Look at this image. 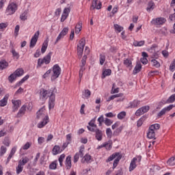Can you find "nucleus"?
<instances>
[{
	"instance_id": "1",
	"label": "nucleus",
	"mask_w": 175,
	"mask_h": 175,
	"mask_svg": "<svg viewBox=\"0 0 175 175\" xmlns=\"http://www.w3.org/2000/svg\"><path fill=\"white\" fill-rule=\"evenodd\" d=\"M55 92H57L55 88H51L49 90H46L43 88L40 90V99L44 100L49 98V107L50 110L51 109H54L55 105Z\"/></svg>"
},
{
	"instance_id": "2",
	"label": "nucleus",
	"mask_w": 175,
	"mask_h": 175,
	"mask_svg": "<svg viewBox=\"0 0 175 175\" xmlns=\"http://www.w3.org/2000/svg\"><path fill=\"white\" fill-rule=\"evenodd\" d=\"M121 158H122V155L121 154V153L115 152L108 157V159L106 160V162H111V161H113V159H115L113 161L112 167L113 170H114L117 167L120 161H121Z\"/></svg>"
},
{
	"instance_id": "3",
	"label": "nucleus",
	"mask_w": 175,
	"mask_h": 175,
	"mask_svg": "<svg viewBox=\"0 0 175 175\" xmlns=\"http://www.w3.org/2000/svg\"><path fill=\"white\" fill-rule=\"evenodd\" d=\"M161 128V125L159 124H152L148 129V132L147 133V137L148 139H155V133H157V131Z\"/></svg>"
},
{
	"instance_id": "4",
	"label": "nucleus",
	"mask_w": 175,
	"mask_h": 175,
	"mask_svg": "<svg viewBox=\"0 0 175 175\" xmlns=\"http://www.w3.org/2000/svg\"><path fill=\"white\" fill-rule=\"evenodd\" d=\"M51 55H53L52 52H49L43 59L40 58L38 59L37 68H40L43 64L45 65H49L51 62Z\"/></svg>"
},
{
	"instance_id": "5",
	"label": "nucleus",
	"mask_w": 175,
	"mask_h": 175,
	"mask_svg": "<svg viewBox=\"0 0 175 175\" xmlns=\"http://www.w3.org/2000/svg\"><path fill=\"white\" fill-rule=\"evenodd\" d=\"M140 162H142V156L139 155L133 158L129 167V172H133L135 168L137 167V164L140 165Z\"/></svg>"
},
{
	"instance_id": "6",
	"label": "nucleus",
	"mask_w": 175,
	"mask_h": 175,
	"mask_svg": "<svg viewBox=\"0 0 175 175\" xmlns=\"http://www.w3.org/2000/svg\"><path fill=\"white\" fill-rule=\"evenodd\" d=\"M52 75L51 77V81H54L56 79H58L59 77V75H61V67H59V65L55 64L52 68Z\"/></svg>"
},
{
	"instance_id": "7",
	"label": "nucleus",
	"mask_w": 175,
	"mask_h": 175,
	"mask_svg": "<svg viewBox=\"0 0 175 175\" xmlns=\"http://www.w3.org/2000/svg\"><path fill=\"white\" fill-rule=\"evenodd\" d=\"M16 11L17 4L14 3H10L5 10V14H7V16H12V14H14Z\"/></svg>"
},
{
	"instance_id": "8",
	"label": "nucleus",
	"mask_w": 175,
	"mask_h": 175,
	"mask_svg": "<svg viewBox=\"0 0 175 175\" xmlns=\"http://www.w3.org/2000/svg\"><path fill=\"white\" fill-rule=\"evenodd\" d=\"M150 23L152 24V25H155V27H161V25H163L165 23H166V18L163 17H158L153 18Z\"/></svg>"
},
{
	"instance_id": "9",
	"label": "nucleus",
	"mask_w": 175,
	"mask_h": 175,
	"mask_svg": "<svg viewBox=\"0 0 175 175\" xmlns=\"http://www.w3.org/2000/svg\"><path fill=\"white\" fill-rule=\"evenodd\" d=\"M85 46V39L82 38L79 40L77 44V54L79 57L83 55V51H84V46Z\"/></svg>"
},
{
	"instance_id": "10",
	"label": "nucleus",
	"mask_w": 175,
	"mask_h": 175,
	"mask_svg": "<svg viewBox=\"0 0 175 175\" xmlns=\"http://www.w3.org/2000/svg\"><path fill=\"white\" fill-rule=\"evenodd\" d=\"M174 107H175V105H170L167 107H165L164 108H163L159 113H157V117L159 118H161V117H162V116H165L166 114V113H169V111H170V110H172Z\"/></svg>"
},
{
	"instance_id": "11",
	"label": "nucleus",
	"mask_w": 175,
	"mask_h": 175,
	"mask_svg": "<svg viewBox=\"0 0 175 175\" xmlns=\"http://www.w3.org/2000/svg\"><path fill=\"white\" fill-rule=\"evenodd\" d=\"M40 33V32L39 31H37L31 38L29 44L30 49H33V47L36 46V43L38 42V40L39 39Z\"/></svg>"
},
{
	"instance_id": "12",
	"label": "nucleus",
	"mask_w": 175,
	"mask_h": 175,
	"mask_svg": "<svg viewBox=\"0 0 175 175\" xmlns=\"http://www.w3.org/2000/svg\"><path fill=\"white\" fill-rule=\"evenodd\" d=\"M85 64H87V55H85L81 59V64L80 65L79 79L83 77V72L85 70Z\"/></svg>"
},
{
	"instance_id": "13",
	"label": "nucleus",
	"mask_w": 175,
	"mask_h": 175,
	"mask_svg": "<svg viewBox=\"0 0 175 175\" xmlns=\"http://www.w3.org/2000/svg\"><path fill=\"white\" fill-rule=\"evenodd\" d=\"M84 147L81 146L79 152H77L74 156V163L79 161V158H83L84 157Z\"/></svg>"
},
{
	"instance_id": "14",
	"label": "nucleus",
	"mask_w": 175,
	"mask_h": 175,
	"mask_svg": "<svg viewBox=\"0 0 175 175\" xmlns=\"http://www.w3.org/2000/svg\"><path fill=\"white\" fill-rule=\"evenodd\" d=\"M150 110V107L149 106H144L142 107L141 108L138 109L136 112H135V116L137 117H140V116H143L144 113H147Z\"/></svg>"
},
{
	"instance_id": "15",
	"label": "nucleus",
	"mask_w": 175,
	"mask_h": 175,
	"mask_svg": "<svg viewBox=\"0 0 175 175\" xmlns=\"http://www.w3.org/2000/svg\"><path fill=\"white\" fill-rule=\"evenodd\" d=\"M12 111L15 113L18 110V108L21 106V100H12Z\"/></svg>"
},
{
	"instance_id": "16",
	"label": "nucleus",
	"mask_w": 175,
	"mask_h": 175,
	"mask_svg": "<svg viewBox=\"0 0 175 175\" xmlns=\"http://www.w3.org/2000/svg\"><path fill=\"white\" fill-rule=\"evenodd\" d=\"M88 131L90 132H95V130L98 129V126L95 124V120L92 119L89 122V126H87Z\"/></svg>"
},
{
	"instance_id": "17",
	"label": "nucleus",
	"mask_w": 175,
	"mask_h": 175,
	"mask_svg": "<svg viewBox=\"0 0 175 175\" xmlns=\"http://www.w3.org/2000/svg\"><path fill=\"white\" fill-rule=\"evenodd\" d=\"M92 132H95V138L96 139V140H98V142L102 141V139H103V132H102L101 130H100L99 129H96L94 131Z\"/></svg>"
},
{
	"instance_id": "18",
	"label": "nucleus",
	"mask_w": 175,
	"mask_h": 175,
	"mask_svg": "<svg viewBox=\"0 0 175 175\" xmlns=\"http://www.w3.org/2000/svg\"><path fill=\"white\" fill-rule=\"evenodd\" d=\"M48 116L46 115V109L41 108L38 112H37V118L43 120L44 118H46V117Z\"/></svg>"
},
{
	"instance_id": "19",
	"label": "nucleus",
	"mask_w": 175,
	"mask_h": 175,
	"mask_svg": "<svg viewBox=\"0 0 175 175\" xmlns=\"http://www.w3.org/2000/svg\"><path fill=\"white\" fill-rule=\"evenodd\" d=\"M69 13H70V8H64L63 11V14L62 15L61 18V22L64 23L68 18V16H69Z\"/></svg>"
},
{
	"instance_id": "20",
	"label": "nucleus",
	"mask_w": 175,
	"mask_h": 175,
	"mask_svg": "<svg viewBox=\"0 0 175 175\" xmlns=\"http://www.w3.org/2000/svg\"><path fill=\"white\" fill-rule=\"evenodd\" d=\"M25 111H27V105H23L19 109L16 118H20V117H23L25 114Z\"/></svg>"
},
{
	"instance_id": "21",
	"label": "nucleus",
	"mask_w": 175,
	"mask_h": 175,
	"mask_svg": "<svg viewBox=\"0 0 175 175\" xmlns=\"http://www.w3.org/2000/svg\"><path fill=\"white\" fill-rule=\"evenodd\" d=\"M49 116L45 117L44 119H42V121L40 122L37 126L38 128L42 129L44 128V126H46L47 124H49Z\"/></svg>"
},
{
	"instance_id": "22",
	"label": "nucleus",
	"mask_w": 175,
	"mask_h": 175,
	"mask_svg": "<svg viewBox=\"0 0 175 175\" xmlns=\"http://www.w3.org/2000/svg\"><path fill=\"white\" fill-rule=\"evenodd\" d=\"M65 165L67 170H70L72 167V156L69 155L66 157L65 161Z\"/></svg>"
},
{
	"instance_id": "23",
	"label": "nucleus",
	"mask_w": 175,
	"mask_h": 175,
	"mask_svg": "<svg viewBox=\"0 0 175 175\" xmlns=\"http://www.w3.org/2000/svg\"><path fill=\"white\" fill-rule=\"evenodd\" d=\"M91 96V91L88 89H85L82 92V98L83 99H90V97Z\"/></svg>"
},
{
	"instance_id": "24",
	"label": "nucleus",
	"mask_w": 175,
	"mask_h": 175,
	"mask_svg": "<svg viewBox=\"0 0 175 175\" xmlns=\"http://www.w3.org/2000/svg\"><path fill=\"white\" fill-rule=\"evenodd\" d=\"M62 150H63L61 149V147H59V146L55 145L52 150V152L53 155H58V154H61Z\"/></svg>"
},
{
	"instance_id": "25",
	"label": "nucleus",
	"mask_w": 175,
	"mask_h": 175,
	"mask_svg": "<svg viewBox=\"0 0 175 175\" xmlns=\"http://www.w3.org/2000/svg\"><path fill=\"white\" fill-rule=\"evenodd\" d=\"M8 99H9V94H5L3 98L0 100L1 107H4L8 105Z\"/></svg>"
},
{
	"instance_id": "26",
	"label": "nucleus",
	"mask_w": 175,
	"mask_h": 175,
	"mask_svg": "<svg viewBox=\"0 0 175 175\" xmlns=\"http://www.w3.org/2000/svg\"><path fill=\"white\" fill-rule=\"evenodd\" d=\"M8 66H9V63L6 60L3 59L0 62V70L6 69Z\"/></svg>"
},
{
	"instance_id": "27",
	"label": "nucleus",
	"mask_w": 175,
	"mask_h": 175,
	"mask_svg": "<svg viewBox=\"0 0 175 175\" xmlns=\"http://www.w3.org/2000/svg\"><path fill=\"white\" fill-rule=\"evenodd\" d=\"M129 107L131 109H135V107H137L140 105V101L137 100H134L133 101L130 102Z\"/></svg>"
},
{
	"instance_id": "28",
	"label": "nucleus",
	"mask_w": 175,
	"mask_h": 175,
	"mask_svg": "<svg viewBox=\"0 0 175 175\" xmlns=\"http://www.w3.org/2000/svg\"><path fill=\"white\" fill-rule=\"evenodd\" d=\"M15 76L17 77H21L24 75V69L23 68H17L14 72Z\"/></svg>"
},
{
	"instance_id": "29",
	"label": "nucleus",
	"mask_w": 175,
	"mask_h": 175,
	"mask_svg": "<svg viewBox=\"0 0 175 175\" xmlns=\"http://www.w3.org/2000/svg\"><path fill=\"white\" fill-rule=\"evenodd\" d=\"M145 43H146V41L144 40H141V41L135 40L133 42V46H135V47H142V46H144Z\"/></svg>"
},
{
	"instance_id": "30",
	"label": "nucleus",
	"mask_w": 175,
	"mask_h": 175,
	"mask_svg": "<svg viewBox=\"0 0 175 175\" xmlns=\"http://www.w3.org/2000/svg\"><path fill=\"white\" fill-rule=\"evenodd\" d=\"M124 65H125V66H126V68H129L131 70V69H132V61L129 59H126L124 60L123 62Z\"/></svg>"
},
{
	"instance_id": "31",
	"label": "nucleus",
	"mask_w": 175,
	"mask_h": 175,
	"mask_svg": "<svg viewBox=\"0 0 175 175\" xmlns=\"http://www.w3.org/2000/svg\"><path fill=\"white\" fill-rule=\"evenodd\" d=\"M140 70H142V64L140 63H137L133 70V75H137Z\"/></svg>"
},
{
	"instance_id": "32",
	"label": "nucleus",
	"mask_w": 175,
	"mask_h": 175,
	"mask_svg": "<svg viewBox=\"0 0 175 175\" xmlns=\"http://www.w3.org/2000/svg\"><path fill=\"white\" fill-rule=\"evenodd\" d=\"M155 6V4L152 1H150L148 3V7L146 8L147 12H152L154 10V7Z\"/></svg>"
},
{
	"instance_id": "33",
	"label": "nucleus",
	"mask_w": 175,
	"mask_h": 175,
	"mask_svg": "<svg viewBox=\"0 0 175 175\" xmlns=\"http://www.w3.org/2000/svg\"><path fill=\"white\" fill-rule=\"evenodd\" d=\"M122 129H124V126H120L113 131V136H118L121 132H122Z\"/></svg>"
},
{
	"instance_id": "34",
	"label": "nucleus",
	"mask_w": 175,
	"mask_h": 175,
	"mask_svg": "<svg viewBox=\"0 0 175 175\" xmlns=\"http://www.w3.org/2000/svg\"><path fill=\"white\" fill-rule=\"evenodd\" d=\"M83 28V23L81 22L75 26V33H80L81 29Z\"/></svg>"
},
{
	"instance_id": "35",
	"label": "nucleus",
	"mask_w": 175,
	"mask_h": 175,
	"mask_svg": "<svg viewBox=\"0 0 175 175\" xmlns=\"http://www.w3.org/2000/svg\"><path fill=\"white\" fill-rule=\"evenodd\" d=\"M28 162H29V159L27 157H25V158H23L22 160H20L18 161V164L24 167V165L26 164V163H28Z\"/></svg>"
},
{
	"instance_id": "36",
	"label": "nucleus",
	"mask_w": 175,
	"mask_h": 175,
	"mask_svg": "<svg viewBox=\"0 0 175 175\" xmlns=\"http://www.w3.org/2000/svg\"><path fill=\"white\" fill-rule=\"evenodd\" d=\"M57 165H58V161L55 160L49 165V169L51 170H55L57 169Z\"/></svg>"
},
{
	"instance_id": "37",
	"label": "nucleus",
	"mask_w": 175,
	"mask_h": 175,
	"mask_svg": "<svg viewBox=\"0 0 175 175\" xmlns=\"http://www.w3.org/2000/svg\"><path fill=\"white\" fill-rule=\"evenodd\" d=\"M29 79V76L28 75H27L26 76H25L20 81L19 83H18L16 84L17 87H20V85H21V84H23V83H25V81H27V80H28Z\"/></svg>"
},
{
	"instance_id": "38",
	"label": "nucleus",
	"mask_w": 175,
	"mask_h": 175,
	"mask_svg": "<svg viewBox=\"0 0 175 175\" xmlns=\"http://www.w3.org/2000/svg\"><path fill=\"white\" fill-rule=\"evenodd\" d=\"M167 164L169 166H174L175 165V157H172L170 158L167 161Z\"/></svg>"
},
{
	"instance_id": "39",
	"label": "nucleus",
	"mask_w": 175,
	"mask_h": 175,
	"mask_svg": "<svg viewBox=\"0 0 175 175\" xmlns=\"http://www.w3.org/2000/svg\"><path fill=\"white\" fill-rule=\"evenodd\" d=\"M113 27H114L115 31H117V32H118V33H120L124 30V27H122L121 25H119L118 24H115L113 25Z\"/></svg>"
},
{
	"instance_id": "40",
	"label": "nucleus",
	"mask_w": 175,
	"mask_h": 175,
	"mask_svg": "<svg viewBox=\"0 0 175 175\" xmlns=\"http://www.w3.org/2000/svg\"><path fill=\"white\" fill-rule=\"evenodd\" d=\"M7 151H8V148L3 146H1L0 148V157H3V155L6 154Z\"/></svg>"
},
{
	"instance_id": "41",
	"label": "nucleus",
	"mask_w": 175,
	"mask_h": 175,
	"mask_svg": "<svg viewBox=\"0 0 175 175\" xmlns=\"http://www.w3.org/2000/svg\"><path fill=\"white\" fill-rule=\"evenodd\" d=\"M17 79L16 75L14 73L11 74L9 77H8V81L10 83H13L14 81H15V80Z\"/></svg>"
},
{
	"instance_id": "42",
	"label": "nucleus",
	"mask_w": 175,
	"mask_h": 175,
	"mask_svg": "<svg viewBox=\"0 0 175 175\" xmlns=\"http://www.w3.org/2000/svg\"><path fill=\"white\" fill-rule=\"evenodd\" d=\"M175 101V96L174 94L171 95L165 101V103H174V102Z\"/></svg>"
},
{
	"instance_id": "43",
	"label": "nucleus",
	"mask_w": 175,
	"mask_h": 175,
	"mask_svg": "<svg viewBox=\"0 0 175 175\" xmlns=\"http://www.w3.org/2000/svg\"><path fill=\"white\" fill-rule=\"evenodd\" d=\"M126 117V112L125 111H121L118 114V120H124Z\"/></svg>"
},
{
	"instance_id": "44",
	"label": "nucleus",
	"mask_w": 175,
	"mask_h": 175,
	"mask_svg": "<svg viewBox=\"0 0 175 175\" xmlns=\"http://www.w3.org/2000/svg\"><path fill=\"white\" fill-rule=\"evenodd\" d=\"M11 53L14 58H16V59H18V58H20V54L17 51H16V49H12L11 51Z\"/></svg>"
},
{
	"instance_id": "45",
	"label": "nucleus",
	"mask_w": 175,
	"mask_h": 175,
	"mask_svg": "<svg viewBox=\"0 0 175 175\" xmlns=\"http://www.w3.org/2000/svg\"><path fill=\"white\" fill-rule=\"evenodd\" d=\"M151 63L152 66H154L155 68H160L161 66V64L159 63V62L157 61V59H152Z\"/></svg>"
},
{
	"instance_id": "46",
	"label": "nucleus",
	"mask_w": 175,
	"mask_h": 175,
	"mask_svg": "<svg viewBox=\"0 0 175 175\" xmlns=\"http://www.w3.org/2000/svg\"><path fill=\"white\" fill-rule=\"evenodd\" d=\"M24 169V167L21 165V164H18V166L16 167V174H20L21 172H23Z\"/></svg>"
},
{
	"instance_id": "47",
	"label": "nucleus",
	"mask_w": 175,
	"mask_h": 175,
	"mask_svg": "<svg viewBox=\"0 0 175 175\" xmlns=\"http://www.w3.org/2000/svg\"><path fill=\"white\" fill-rule=\"evenodd\" d=\"M91 155L87 154L83 157L84 162H86V163H90L91 162Z\"/></svg>"
},
{
	"instance_id": "48",
	"label": "nucleus",
	"mask_w": 175,
	"mask_h": 175,
	"mask_svg": "<svg viewBox=\"0 0 175 175\" xmlns=\"http://www.w3.org/2000/svg\"><path fill=\"white\" fill-rule=\"evenodd\" d=\"M110 75H111V70L110 69H106L103 72V78L106 77V76H110Z\"/></svg>"
},
{
	"instance_id": "49",
	"label": "nucleus",
	"mask_w": 175,
	"mask_h": 175,
	"mask_svg": "<svg viewBox=\"0 0 175 175\" xmlns=\"http://www.w3.org/2000/svg\"><path fill=\"white\" fill-rule=\"evenodd\" d=\"M104 124L107 126H110V125H111L113 124V120H111L109 118H105V120H104Z\"/></svg>"
},
{
	"instance_id": "50",
	"label": "nucleus",
	"mask_w": 175,
	"mask_h": 175,
	"mask_svg": "<svg viewBox=\"0 0 175 175\" xmlns=\"http://www.w3.org/2000/svg\"><path fill=\"white\" fill-rule=\"evenodd\" d=\"M105 61H106V56L103 54L100 55V65H103L105 64Z\"/></svg>"
},
{
	"instance_id": "51",
	"label": "nucleus",
	"mask_w": 175,
	"mask_h": 175,
	"mask_svg": "<svg viewBox=\"0 0 175 175\" xmlns=\"http://www.w3.org/2000/svg\"><path fill=\"white\" fill-rule=\"evenodd\" d=\"M64 159H65V154H62L59 156V165L60 166H63V162H64Z\"/></svg>"
},
{
	"instance_id": "52",
	"label": "nucleus",
	"mask_w": 175,
	"mask_h": 175,
	"mask_svg": "<svg viewBox=\"0 0 175 175\" xmlns=\"http://www.w3.org/2000/svg\"><path fill=\"white\" fill-rule=\"evenodd\" d=\"M47 46H49V44L47 43H44L42 46L41 48V53L42 54H44V53H46V51L47 50Z\"/></svg>"
},
{
	"instance_id": "53",
	"label": "nucleus",
	"mask_w": 175,
	"mask_h": 175,
	"mask_svg": "<svg viewBox=\"0 0 175 175\" xmlns=\"http://www.w3.org/2000/svg\"><path fill=\"white\" fill-rule=\"evenodd\" d=\"M102 147H105L106 150H111V143L106 142L105 144H103Z\"/></svg>"
},
{
	"instance_id": "54",
	"label": "nucleus",
	"mask_w": 175,
	"mask_h": 175,
	"mask_svg": "<svg viewBox=\"0 0 175 175\" xmlns=\"http://www.w3.org/2000/svg\"><path fill=\"white\" fill-rule=\"evenodd\" d=\"M106 135L107 136V137H111L112 135H113V132L111 131V129L108 128L106 129Z\"/></svg>"
},
{
	"instance_id": "55",
	"label": "nucleus",
	"mask_w": 175,
	"mask_h": 175,
	"mask_svg": "<svg viewBox=\"0 0 175 175\" xmlns=\"http://www.w3.org/2000/svg\"><path fill=\"white\" fill-rule=\"evenodd\" d=\"M69 31V28L65 27L63 29V31L60 32V33L63 36V37L66 36V35L68 33Z\"/></svg>"
},
{
	"instance_id": "56",
	"label": "nucleus",
	"mask_w": 175,
	"mask_h": 175,
	"mask_svg": "<svg viewBox=\"0 0 175 175\" xmlns=\"http://www.w3.org/2000/svg\"><path fill=\"white\" fill-rule=\"evenodd\" d=\"M174 69H175V59H174V61L171 63L170 66V70L171 72H174Z\"/></svg>"
},
{
	"instance_id": "57",
	"label": "nucleus",
	"mask_w": 175,
	"mask_h": 175,
	"mask_svg": "<svg viewBox=\"0 0 175 175\" xmlns=\"http://www.w3.org/2000/svg\"><path fill=\"white\" fill-rule=\"evenodd\" d=\"M20 31V25H17L15 27V29H14V35L16 37L18 36V31Z\"/></svg>"
},
{
	"instance_id": "58",
	"label": "nucleus",
	"mask_w": 175,
	"mask_h": 175,
	"mask_svg": "<svg viewBox=\"0 0 175 175\" xmlns=\"http://www.w3.org/2000/svg\"><path fill=\"white\" fill-rule=\"evenodd\" d=\"M20 18L21 20H22V21H25V20H27V13L23 12V14H21V15L20 16Z\"/></svg>"
},
{
	"instance_id": "59",
	"label": "nucleus",
	"mask_w": 175,
	"mask_h": 175,
	"mask_svg": "<svg viewBox=\"0 0 175 175\" xmlns=\"http://www.w3.org/2000/svg\"><path fill=\"white\" fill-rule=\"evenodd\" d=\"M144 120V117H142L137 123V126H142L143 125V121Z\"/></svg>"
},
{
	"instance_id": "60",
	"label": "nucleus",
	"mask_w": 175,
	"mask_h": 175,
	"mask_svg": "<svg viewBox=\"0 0 175 175\" xmlns=\"http://www.w3.org/2000/svg\"><path fill=\"white\" fill-rule=\"evenodd\" d=\"M105 116L108 118H113V117H116V114L113 113L112 112H109L107 113H105Z\"/></svg>"
},
{
	"instance_id": "61",
	"label": "nucleus",
	"mask_w": 175,
	"mask_h": 175,
	"mask_svg": "<svg viewBox=\"0 0 175 175\" xmlns=\"http://www.w3.org/2000/svg\"><path fill=\"white\" fill-rule=\"evenodd\" d=\"M38 143L40 145L43 144V143H44V137H39L38 139Z\"/></svg>"
},
{
	"instance_id": "62",
	"label": "nucleus",
	"mask_w": 175,
	"mask_h": 175,
	"mask_svg": "<svg viewBox=\"0 0 175 175\" xmlns=\"http://www.w3.org/2000/svg\"><path fill=\"white\" fill-rule=\"evenodd\" d=\"M97 121L99 122V126H100L102 125V122H103V121H105V118H103V116H100Z\"/></svg>"
},
{
	"instance_id": "63",
	"label": "nucleus",
	"mask_w": 175,
	"mask_h": 175,
	"mask_svg": "<svg viewBox=\"0 0 175 175\" xmlns=\"http://www.w3.org/2000/svg\"><path fill=\"white\" fill-rule=\"evenodd\" d=\"M8 23H0V29H5V28H8Z\"/></svg>"
},
{
	"instance_id": "64",
	"label": "nucleus",
	"mask_w": 175,
	"mask_h": 175,
	"mask_svg": "<svg viewBox=\"0 0 175 175\" xmlns=\"http://www.w3.org/2000/svg\"><path fill=\"white\" fill-rule=\"evenodd\" d=\"M31 147V144L29 142H27L23 147V150H28Z\"/></svg>"
}]
</instances>
